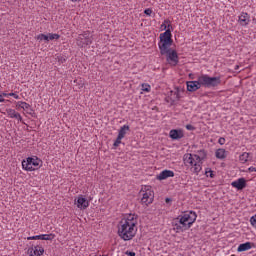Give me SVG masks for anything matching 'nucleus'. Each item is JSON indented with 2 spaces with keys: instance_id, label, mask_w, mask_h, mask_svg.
Instances as JSON below:
<instances>
[{
  "instance_id": "1",
  "label": "nucleus",
  "mask_w": 256,
  "mask_h": 256,
  "mask_svg": "<svg viewBox=\"0 0 256 256\" xmlns=\"http://www.w3.org/2000/svg\"><path fill=\"white\" fill-rule=\"evenodd\" d=\"M173 35L171 30L167 29L164 33L160 34V41L158 42V47L160 49V54L166 56V61L172 67H176L179 63V55L177 50H173L171 45H173Z\"/></svg>"
},
{
  "instance_id": "2",
  "label": "nucleus",
  "mask_w": 256,
  "mask_h": 256,
  "mask_svg": "<svg viewBox=\"0 0 256 256\" xmlns=\"http://www.w3.org/2000/svg\"><path fill=\"white\" fill-rule=\"evenodd\" d=\"M206 159L207 151L202 149L198 150L196 154H185L183 161L186 167H191V172L194 173V175H199L203 169L201 165H203V161Z\"/></svg>"
},
{
  "instance_id": "3",
  "label": "nucleus",
  "mask_w": 256,
  "mask_h": 256,
  "mask_svg": "<svg viewBox=\"0 0 256 256\" xmlns=\"http://www.w3.org/2000/svg\"><path fill=\"white\" fill-rule=\"evenodd\" d=\"M221 83V76L211 77L207 74L201 75L197 81H189L187 82V91L191 93L201 89V87H207L211 89V87H219Z\"/></svg>"
},
{
  "instance_id": "4",
  "label": "nucleus",
  "mask_w": 256,
  "mask_h": 256,
  "mask_svg": "<svg viewBox=\"0 0 256 256\" xmlns=\"http://www.w3.org/2000/svg\"><path fill=\"white\" fill-rule=\"evenodd\" d=\"M195 221H197V213L189 211L173 219L172 226L176 233H183L191 229V225H193Z\"/></svg>"
},
{
  "instance_id": "5",
  "label": "nucleus",
  "mask_w": 256,
  "mask_h": 256,
  "mask_svg": "<svg viewBox=\"0 0 256 256\" xmlns=\"http://www.w3.org/2000/svg\"><path fill=\"white\" fill-rule=\"evenodd\" d=\"M118 235L123 241H131L135 235H137V227L132 224H126L125 222H120L118 227Z\"/></svg>"
},
{
  "instance_id": "6",
  "label": "nucleus",
  "mask_w": 256,
  "mask_h": 256,
  "mask_svg": "<svg viewBox=\"0 0 256 256\" xmlns=\"http://www.w3.org/2000/svg\"><path fill=\"white\" fill-rule=\"evenodd\" d=\"M41 163H43V161H41V159L37 157H28L26 160L22 161V168L24 169V171H36V169H39V167H41Z\"/></svg>"
},
{
  "instance_id": "7",
  "label": "nucleus",
  "mask_w": 256,
  "mask_h": 256,
  "mask_svg": "<svg viewBox=\"0 0 256 256\" xmlns=\"http://www.w3.org/2000/svg\"><path fill=\"white\" fill-rule=\"evenodd\" d=\"M181 99V95L179 94V88H175L168 92L167 96L165 97L166 103H170V105H175L177 101Z\"/></svg>"
},
{
  "instance_id": "8",
  "label": "nucleus",
  "mask_w": 256,
  "mask_h": 256,
  "mask_svg": "<svg viewBox=\"0 0 256 256\" xmlns=\"http://www.w3.org/2000/svg\"><path fill=\"white\" fill-rule=\"evenodd\" d=\"M141 193H143L141 203L143 205H151V203H153V199H155V193L149 188L146 189V191L142 190Z\"/></svg>"
},
{
  "instance_id": "9",
  "label": "nucleus",
  "mask_w": 256,
  "mask_h": 256,
  "mask_svg": "<svg viewBox=\"0 0 256 256\" xmlns=\"http://www.w3.org/2000/svg\"><path fill=\"white\" fill-rule=\"evenodd\" d=\"M89 32H84L78 36L77 45L78 47H87V45H91L93 40L89 36Z\"/></svg>"
},
{
  "instance_id": "10",
  "label": "nucleus",
  "mask_w": 256,
  "mask_h": 256,
  "mask_svg": "<svg viewBox=\"0 0 256 256\" xmlns=\"http://www.w3.org/2000/svg\"><path fill=\"white\" fill-rule=\"evenodd\" d=\"M27 253L29 256H41L43 255V253H45V249L43 248V246H34L28 248Z\"/></svg>"
},
{
  "instance_id": "11",
  "label": "nucleus",
  "mask_w": 256,
  "mask_h": 256,
  "mask_svg": "<svg viewBox=\"0 0 256 256\" xmlns=\"http://www.w3.org/2000/svg\"><path fill=\"white\" fill-rule=\"evenodd\" d=\"M231 185L238 191H243V189L247 187V180H245V178H239L238 180L233 181Z\"/></svg>"
},
{
  "instance_id": "12",
  "label": "nucleus",
  "mask_w": 256,
  "mask_h": 256,
  "mask_svg": "<svg viewBox=\"0 0 256 256\" xmlns=\"http://www.w3.org/2000/svg\"><path fill=\"white\" fill-rule=\"evenodd\" d=\"M120 222L137 227V215L130 214L125 219H122Z\"/></svg>"
},
{
  "instance_id": "13",
  "label": "nucleus",
  "mask_w": 256,
  "mask_h": 256,
  "mask_svg": "<svg viewBox=\"0 0 256 256\" xmlns=\"http://www.w3.org/2000/svg\"><path fill=\"white\" fill-rule=\"evenodd\" d=\"M78 209H87L89 207V200L85 197L79 196L76 200Z\"/></svg>"
},
{
  "instance_id": "14",
  "label": "nucleus",
  "mask_w": 256,
  "mask_h": 256,
  "mask_svg": "<svg viewBox=\"0 0 256 256\" xmlns=\"http://www.w3.org/2000/svg\"><path fill=\"white\" fill-rule=\"evenodd\" d=\"M169 177H175V172H173L172 170H163L157 176V179H159V181H163L165 179H169Z\"/></svg>"
},
{
  "instance_id": "15",
  "label": "nucleus",
  "mask_w": 256,
  "mask_h": 256,
  "mask_svg": "<svg viewBox=\"0 0 256 256\" xmlns=\"http://www.w3.org/2000/svg\"><path fill=\"white\" fill-rule=\"evenodd\" d=\"M169 135L174 141H178V139H183V137L185 136V134H183V130L177 129L171 130Z\"/></svg>"
},
{
  "instance_id": "16",
  "label": "nucleus",
  "mask_w": 256,
  "mask_h": 256,
  "mask_svg": "<svg viewBox=\"0 0 256 256\" xmlns=\"http://www.w3.org/2000/svg\"><path fill=\"white\" fill-rule=\"evenodd\" d=\"M250 17L246 12H242L241 15L239 16V24L242 27H246V25L250 22Z\"/></svg>"
},
{
  "instance_id": "17",
  "label": "nucleus",
  "mask_w": 256,
  "mask_h": 256,
  "mask_svg": "<svg viewBox=\"0 0 256 256\" xmlns=\"http://www.w3.org/2000/svg\"><path fill=\"white\" fill-rule=\"evenodd\" d=\"M7 114L11 119H17L18 121H23V117L20 113L15 111V109H8Z\"/></svg>"
},
{
  "instance_id": "18",
  "label": "nucleus",
  "mask_w": 256,
  "mask_h": 256,
  "mask_svg": "<svg viewBox=\"0 0 256 256\" xmlns=\"http://www.w3.org/2000/svg\"><path fill=\"white\" fill-rule=\"evenodd\" d=\"M253 247V243L251 242H245L243 244H240L237 248L238 253H243V251H249Z\"/></svg>"
},
{
  "instance_id": "19",
  "label": "nucleus",
  "mask_w": 256,
  "mask_h": 256,
  "mask_svg": "<svg viewBox=\"0 0 256 256\" xmlns=\"http://www.w3.org/2000/svg\"><path fill=\"white\" fill-rule=\"evenodd\" d=\"M227 152L225 151V149L220 148L218 150H216L215 156L217 159H225V157H227Z\"/></svg>"
},
{
  "instance_id": "20",
  "label": "nucleus",
  "mask_w": 256,
  "mask_h": 256,
  "mask_svg": "<svg viewBox=\"0 0 256 256\" xmlns=\"http://www.w3.org/2000/svg\"><path fill=\"white\" fill-rule=\"evenodd\" d=\"M127 131H129V125L122 126L118 132V137L123 139L127 135Z\"/></svg>"
},
{
  "instance_id": "21",
  "label": "nucleus",
  "mask_w": 256,
  "mask_h": 256,
  "mask_svg": "<svg viewBox=\"0 0 256 256\" xmlns=\"http://www.w3.org/2000/svg\"><path fill=\"white\" fill-rule=\"evenodd\" d=\"M55 239V234H42V241H53Z\"/></svg>"
},
{
  "instance_id": "22",
  "label": "nucleus",
  "mask_w": 256,
  "mask_h": 256,
  "mask_svg": "<svg viewBox=\"0 0 256 256\" xmlns=\"http://www.w3.org/2000/svg\"><path fill=\"white\" fill-rule=\"evenodd\" d=\"M17 107H21V109H23L24 111H26V109H31V105L23 101L18 102Z\"/></svg>"
},
{
  "instance_id": "23",
  "label": "nucleus",
  "mask_w": 256,
  "mask_h": 256,
  "mask_svg": "<svg viewBox=\"0 0 256 256\" xmlns=\"http://www.w3.org/2000/svg\"><path fill=\"white\" fill-rule=\"evenodd\" d=\"M239 160L241 161V163H247V161H249V153L244 152L239 156Z\"/></svg>"
},
{
  "instance_id": "24",
  "label": "nucleus",
  "mask_w": 256,
  "mask_h": 256,
  "mask_svg": "<svg viewBox=\"0 0 256 256\" xmlns=\"http://www.w3.org/2000/svg\"><path fill=\"white\" fill-rule=\"evenodd\" d=\"M61 36L59 34H53V33H49L48 34V41H53V40H56L57 39H60Z\"/></svg>"
},
{
  "instance_id": "25",
  "label": "nucleus",
  "mask_w": 256,
  "mask_h": 256,
  "mask_svg": "<svg viewBox=\"0 0 256 256\" xmlns=\"http://www.w3.org/2000/svg\"><path fill=\"white\" fill-rule=\"evenodd\" d=\"M42 238H43V236H42V234H40V235H36V236H29L27 238V240L28 241H37V240L42 241Z\"/></svg>"
},
{
  "instance_id": "26",
  "label": "nucleus",
  "mask_w": 256,
  "mask_h": 256,
  "mask_svg": "<svg viewBox=\"0 0 256 256\" xmlns=\"http://www.w3.org/2000/svg\"><path fill=\"white\" fill-rule=\"evenodd\" d=\"M36 39L38 41H49V36L45 34H39Z\"/></svg>"
},
{
  "instance_id": "27",
  "label": "nucleus",
  "mask_w": 256,
  "mask_h": 256,
  "mask_svg": "<svg viewBox=\"0 0 256 256\" xmlns=\"http://www.w3.org/2000/svg\"><path fill=\"white\" fill-rule=\"evenodd\" d=\"M2 97H14V99H19V95H17L16 93H2Z\"/></svg>"
},
{
  "instance_id": "28",
  "label": "nucleus",
  "mask_w": 256,
  "mask_h": 256,
  "mask_svg": "<svg viewBox=\"0 0 256 256\" xmlns=\"http://www.w3.org/2000/svg\"><path fill=\"white\" fill-rule=\"evenodd\" d=\"M142 91H145L146 93H149V91H151V85L142 84Z\"/></svg>"
},
{
  "instance_id": "29",
  "label": "nucleus",
  "mask_w": 256,
  "mask_h": 256,
  "mask_svg": "<svg viewBox=\"0 0 256 256\" xmlns=\"http://www.w3.org/2000/svg\"><path fill=\"white\" fill-rule=\"evenodd\" d=\"M205 175L207 177H210L211 179H213L215 177V174L213 173V170H211V169L209 171L206 170Z\"/></svg>"
},
{
  "instance_id": "30",
  "label": "nucleus",
  "mask_w": 256,
  "mask_h": 256,
  "mask_svg": "<svg viewBox=\"0 0 256 256\" xmlns=\"http://www.w3.org/2000/svg\"><path fill=\"white\" fill-rule=\"evenodd\" d=\"M250 223L256 229V214L250 218Z\"/></svg>"
},
{
  "instance_id": "31",
  "label": "nucleus",
  "mask_w": 256,
  "mask_h": 256,
  "mask_svg": "<svg viewBox=\"0 0 256 256\" xmlns=\"http://www.w3.org/2000/svg\"><path fill=\"white\" fill-rule=\"evenodd\" d=\"M121 139L120 136H117L116 141L114 142V146L115 147H119V145H121Z\"/></svg>"
},
{
  "instance_id": "32",
  "label": "nucleus",
  "mask_w": 256,
  "mask_h": 256,
  "mask_svg": "<svg viewBox=\"0 0 256 256\" xmlns=\"http://www.w3.org/2000/svg\"><path fill=\"white\" fill-rule=\"evenodd\" d=\"M186 129H187L188 131H195V126H193V125H191V124H188V125H186Z\"/></svg>"
},
{
  "instance_id": "33",
  "label": "nucleus",
  "mask_w": 256,
  "mask_h": 256,
  "mask_svg": "<svg viewBox=\"0 0 256 256\" xmlns=\"http://www.w3.org/2000/svg\"><path fill=\"white\" fill-rule=\"evenodd\" d=\"M145 15L151 16V13H153V10H151V8H147L146 10H144Z\"/></svg>"
},
{
  "instance_id": "34",
  "label": "nucleus",
  "mask_w": 256,
  "mask_h": 256,
  "mask_svg": "<svg viewBox=\"0 0 256 256\" xmlns=\"http://www.w3.org/2000/svg\"><path fill=\"white\" fill-rule=\"evenodd\" d=\"M219 145H225V138L221 137L218 140Z\"/></svg>"
},
{
  "instance_id": "35",
  "label": "nucleus",
  "mask_w": 256,
  "mask_h": 256,
  "mask_svg": "<svg viewBox=\"0 0 256 256\" xmlns=\"http://www.w3.org/2000/svg\"><path fill=\"white\" fill-rule=\"evenodd\" d=\"M248 171H249L250 173H253V172L256 171V168L253 167V166H251L250 168H248Z\"/></svg>"
},
{
  "instance_id": "36",
  "label": "nucleus",
  "mask_w": 256,
  "mask_h": 256,
  "mask_svg": "<svg viewBox=\"0 0 256 256\" xmlns=\"http://www.w3.org/2000/svg\"><path fill=\"white\" fill-rule=\"evenodd\" d=\"M126 254L129 255V256H135V252H131V251H126Z\"/></svg>"
},
{
  "instance_id": "37",
  "label": "nucleus",
  "mask_w": 256,
  "mask_h": 256,
  "mask_svg": "<svg viewBox=\"0 0 256 256\" xmlns=\"http://www.w3.org/2000/svg\"><path fill=\"white\" fill-rule=\"evenodd\" d=\"M0 103H5V98H3V94H0Z\"/></svg>"
},
{
  "instance_id": "38",
  "label": "nucleus",
  "mask_w": 256,
  "mask_h": 256,
  "mask_svg": "<svg viewBox=\"0 0 256 256\" xmlns=\"http://www.w3.org/2000/svg\"><path fill=\"white\" fill-rule=\"evenodd\" d=\"M165 203H171V198H166Z\"/></svg>"
},
{
  "instance_id": "39",
  "label": "nucleus",
  "mask_w": 256,
  "mask_h": 256,
  "mask_svg": "<svg viewBox=\"0 0 256 256\" xmlns=\"http://www.w3.org/2000/svg\"><path fill=\"white\" fill-rule=\"evenodd\" d=\"M162 27H164V29H167V25L165 24H162Z\"/></svg>"
},
{
  "instance_id": "40",
  "label": "nucleus",
  "mask_w": 256,
  "mask_h": 256,
  "mask_svg": "<svg viewBox=\"0 0 256 256\" xmlns=\"http://www.w3.org/2000/svg\"><path fill=\"white\" fill-rule=\"evenodd\" d=\"M235 69H236V70L239 69V66L237 65V66L235 67Z\"/></svg>"
},
{
  "instance_id": "41",
  "label": "nucleus",
  "mask_w": 256,
  "mask_h": 256,
  "mask_svg": "<svg viewBox=\"0 0 256 256\" xmlns=\"http://www.w3.org/2000/svg\"><path fill=\"white\" fill-rule=\"evenodd\" d=\"M164 23H169V21L165 20Z\"/></svg>"
}]
</instances>
